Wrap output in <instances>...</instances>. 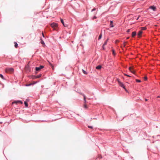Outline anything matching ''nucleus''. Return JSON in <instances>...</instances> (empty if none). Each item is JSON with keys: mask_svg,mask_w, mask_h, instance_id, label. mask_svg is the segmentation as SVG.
<instances>
[{"mask_svg": "<svg viewBox=\"0 0 160 160\" xmlns=\"http://www.w3.org/2000/svg\"><path fill=\"white\" fill-rule=\"evenodd\" d=\"M137 35V32H133L132 33V37H134Z\"/></svg>", "mask_w": 160, "mask_h": 160, "instance_id": "12", "label": "nucleus"}, {"mask_svg": "<svg viewBox=\"0 0 160 160\" xmlns=\"http://www.w3.org/2000/svg\"><path fill=\"white\" fill-rule=\"evenodd\" d=\"M144 79L145 80H147V77H145Z\"/></svg>", "mask_w": 160, "mask_h": 160, "instance_id": "32", "label": "nucleus"}, {"mask_svg": "<svg viewBox=\"0 0 160 160\" xmlns=\"http://www.w3.org/2000/svg\"><path fill=\"white\" fill-rule=\"evenodd\" d=\"M60 21L64 27H66L68 26L67 24L64 23V21L62 19H60Z\"/></svg>", "mask_w": 160, "mask_h": 160, "instance_id": "9", "label": "nucleus"}, {"mask_svg": "<svg viewBox=\"0 0 160 160\" xmlns=\"http://www.w3.org/2000/svg\"><path fill=\"white\" fill-rule=\"evenodd\" d=\"M142 30H145L146 29V28L145 27H143L141 28Z\"/></svg>", "mask_w": 160, "mask_h": 160, "instance_id": "26", "label": "nucleus"}, {"mask_svg": "<svg viewBox=\"0 0 160 160\" xmlns=\"http://www.w3.org/2000/svg\"><path fill=\"white\" fill-rule=\"evenodd\" d=\"M41 43L42 45H45L44 41L42 39H41Z\"/></svg>", "mask_w": 160, "mask_h": 160, "instance_id": "15", "label": "nucleus"}, {"mask_svg": "<svg viewBox=\"0 0 160 160\" xmlns=\"http://www.w3.org/2000/svg\"><path fill=\"white\" fill-rule=\"evenodd\" d=\"M29 99H27L26 101L24 102V104L25 106L26 107H27L28 106V102H29Z\"/></svg>", "mask_w": 160, "mask_h": 160, "instance_id": "6", "label": "nucleus"}, {"mask_svg": "<svg viewBox=\"0 0 160 160\" xmlns=\"http://www.w3.org/2000/svg\"><path fill=\"white\" fill-rule=\"evenodd\" d=\"M138 18L137 19V20H138Z\"/></svg>", "mask_w": 160, "mask_h": 160, "instance_id": "38", "label": "nucleus"}, {"mask_svg": "<svg viewBox=\"0 0 160 160\" xmlns=\"http://www.w3.org/2000/svg\"><path fill=\"white\" fill-rule=\"evenodd\" d=\"M41 76H42L41 74L38 75H37V76H36V78H39L41 77Z\"/></svg>", "mask_w": 160, "mask_h": 160, "instance_id": "21", "label": "nucleus"}, {"mask_svg": "<svg viewBox=\"0 0 160 160\" xmlns=\"http://www.w3.org/2000/svg\"><path fill=\"white\" fill-rule=\"evenodd\" d=\"M118 84H119V86L122 88L123 89H125V87L124 85V84L122 82H121L119 79H118Z\"/></svg>", "mask_w": 160, "mask_h": 160, "instance_id": "5", "label": "nucleus"}, {"mask_svg": "<svg viewBox=\"0 0 160 160\" xmlns=\"http://www.w3.org/2000/svg\"><path fill=\"white\" fill-rule=\"evenodd\" d=\"M42 36L43 37V38H45V36L44 35V33H43V32H42Z\"/></svg>", "mask_w": 160, "mask_h": 160, "instance_id": "30", "label": "nucleus"}, {"mask_svg": "<svg viewBox=\"0 0 160 160\" xmlns=\"http://www.w3.org/2000/svg\"><path fill=\"white\" fill-rule=\"evenodd\" d=\"M44 66L43 65H40L38 67H36L35 68V73L36 74H37L38 72L40 71L41 69L44 68Z\"/></svg>", "mask_w": 160, "mask_h": 160, "instance_id": "1", "label": "nucleus"}, {"mask_svg": "<svg viewBox=\"0 0 160 160\" xmlns=\"http://www.w3.org/2000/svg\"><path fill=\"white\" fill-rule=\"evenodd\" d=\"M104 46H103V45H102V49L103 50H105V48L104 47Z\"/></svg>", "mask_w": 160, "mask_h": 160, "instance_id": "29", "label": "nucleus"}, {"mask_svg": "<svg viewBox=\"0 0 160 160\" xmlns=\"http://www.w3.org/2000/svg\"><path fill=\"white\" fill-rule=\"evenodd\" d=\"M125 91L126 92H128V91L126 89V88H125V89H124Z\"/></svg>", "mask_w": 160, "mask_h": 160, "instance_id": "33", "label": "nucleus"}, {"mask_svg": "<svg viewBox=\"0 0 160 160\" xmlns=\"http://www.w3.org/2000/svg\"><path fill=\"white\" fill-rule=\"evenodd\" d=\"M124 75L125 76H127V77H131V76H130L129 75H128V74H125V73L124 74Z\"/></svg>", "mask_w": 160, "mask_h": 160, "instance_id": "27", "label": "nucleus"}, {"mask_svg": "<svg viewBox=\"0 0 160 160\" xmlns=\"http://www.w3.org/2000/svg\"><path fill=\"white\" fill-rule=\"evenodd\" d=\"M130 29H128L127 30V32H130Z\"/></svg>", "mask_w": 160, "mask_h": 160, "instance_id": "31", "label": "nucleus"}, {"mask_svg": "<svg viewBox=\"0 0 160 160\" xmlns=\"http://www.w3.org/2000/svg\"><path fill=\"white\" fill-rule=\"evenodd\" d=\"M157 137H160V135H158V136H157Z\"/></svg>", "mask_w": 160, "mask_h": 160, "instance_id": "36", "label": "nucleus"}, {"mask_svg": "<svg viewBox=\"0 0 160 160\" xmlns=\"http://www.w3.org/2000/svg\"><path fill=\"white\" fill-rule=\"evenodd\" d=\"M30 85H31V84L27 85H26V86H30Z\"/></svg>", "mask_w": 160, "mask_h": 160, "instance_id": "35", "label": "nucleus"}, {"mask_svg": "<svg viewBox=\"0 0 160 160\" xmlns=\"http://www.w3.org/2000/svg\"><path fill=\"white\" fill-rule=\"evenodd\" d=\"M112 54L113 55H116L115 51L114 50H112Z\"/></svg>", "mask_w": 160, "mask_h": 160, "instance_id": "22", "label": "nucleus"}, {"mask_svg": "<svg viewBox=\"0 0 160 160\" xmlns=\"http://www.w3.org/2000/svg\"><path fill=\"white\" fill-rule=\"evenodd\" d=\"M149 8L152 9L153 11H155L156 9V7L154 5L151 6Z\"/></svg>", "mask_w": 160, "mask_h": 160, "instance_id": "10", "label": "nucleus"}, {"mask_svg": "<svg viewBox=\"0 0 160 160\" xmlns=\"http://www.w3.org/2000/svg\"><path fill=\"white\" fill-rule=\"evenodd\" d=\"M136 82H141V81L140 80L136 79Z\"/></svg>", "mask_w": 160, "mask_h": 160, "instance_id": "23", "label": "nucleus"}, {"mask_svg": "<svg viewBox=\"0 0 160 160\" xmlns=\"http://www.w3.org/2000/svg\"><path fill=\"white\" fill-rule=\"evenodd\" d=\"M50 26L55 30H56L58 27V25L57 23L53 22L50 24Z\"/></svg>", "mask_w": 160, "mask_h": 160, "instance_id": "3", "label": "nucleus"}, {"mask_svg": "<svg viewBox=\"0 0 160 160\" xmlns=\"http://www.w3.org/2000/svg\"><path fill=\"white\" fill-rule=\"evenodd\" d=\"M14 43V47L15 48H17L18 47V44L17 42H15Z\"/></svg>", "mask_w": 160, "mask_h": 160, "instance_id": "17", "label": "nucleus"}, {"mask_svg": "<svg viewBox=\"0 0 160 160\" xmlns=\"http://www.w3.org/2000/svg\"><path fill=\"white\" fill-rule=\"evenodd\" d=\"M14 69L13 68H6L5 71L7 73H12L14 72Z\"/></svg>", "mask_w": 160, "mask_h": 160, "instance_id": "2", "label": "nucleus"}, {"mask_svg": "<svg viewBox=\"0 0 160 160\" xmlns=\"http://www.w3.org/2000/svg\"><path fill=\"white\" fill-rule=\"evenodd\" d=\"M145 101H148V99H147V98H145Z\"/></svg>", "mask_w": 160, "mask_h": 160, "instance_id": "34", "label": "nucleus"}, {"mask_svg": "<svg viewBox=\"0 0 160 160\" xmlns=\"http://www.w3.org/2000/svg\"><path fill=\"white\" fill-rule=\"evenodd\" d=\"M80 94L81 95H82L83 97V99H84V103H86V102H87V101L86 100V97L85 95L82 93H81V92L80 93Z\"/></svg>", "mask_w": 160, "mask_h": 160, "instance_id": "8", "label": "nucleus"}, {"mask_svg": "<svg viewBox=\"0 0 160 160\" xmlns=\"http://www.w3.org/2000/svg\"><path fill=\"white\" fill-rule=\"evenodd\" d=\"M88 128H91V129H92L93 128V127L92 126H91L88 125Z\"/></svg>", "mask_w": 160, "mask_h": 160, "instance_id": "24", "label": "nucleus"}, {"mask_svg": "<svg viewBox=\"0 0 160 160\" xmlns=\"http://www.w3.org/2000/svg\"><path fill=\"white\" fill-rule=\"evenodd\" d=\"M102 33L101 32L99 36V37L98 38V40H100L102 38Z\"/></svg>", "mask_w": 160, "mask_h": 160, "instance_id": "14", "label": "nucleus"}, {"mask_svg": "<svg viewBox=\"0 0 160 160\" xmlns=\"http://www.w3.org/2000/svg\"><path fill=\"white\" fill-rule=\"evenodd\" d=\"M102 66L101 65H99L96 67V68L97 70H100L102 68Z\"/></svg>", "mask_w": 160, "mask_h": 160, "instance_id": "11", "label": "nucleus"}, {"mask_svg": "<svg viewBox=\"0 0 160 160\" xmlns=\"http://www.w3.org/2000/svg\"><path fill=\"white\" fill-rule=\"evenodd\" d=\"M157 97L158 98H159L160 97L159 96H158Z\"/></svg>", "mask_w": 160, "mask_h": 160, "instance_id": "37", "label": "nucleus"}, {"mask_svg": "<svg viewBox=\"0 0 160 160\" xmlns=\"http://www.w3.org/2000/svg\"><path fill=\"white\" fill-rule=\"evenodd\" d=\"M82 71L83 73L85 75H87L88 74V72H87L85 70L83 69H82Z\"/></svg>", "mask_w": 160, "mask_h": 160, "instance_id": "19", "label": "nucleus"}, {"mask_svg": "<svg viewBox=\"0 0 160 160\" xmlns=\"http://www.w3.org/2000/svg\"><path fill=\"white\" fill-rule=\"evenodd\" d=\"M19 103L22 104L23 103V102L20 100H14L12 102V104L13 105V104H17Z\"/></svg>", "mask_w": 160, "mask_h": 160, "instance_id": "4", "label": "nucleus"}, {"mask_svg": "<svg viewBox=\"0 0 160 160\" xmlns=\"http://www.w3.org/2000/svg\"><path fill=\"white\" fill-rule=\"evenodd\" d=\"M96 10V8H94L93 9H92V10H91V12H92L94 11H95Z\"/></svg>", "mask_w": 160, "mask_h": 160, "instance_id": "28", "label": "nucleus"}, {"mask_svg": "<svg viewBox=\"0 0 160 160\" xmlns=\"http://www.w3.org/2000/svg\"><path fill=\"white\" fill-rule=\"evenodd\" d=\"M142 31L140 30L138 32L137 34V35L139 38H140L142 36Z\"/></svg>", "mask_w": 160, "mask_h": 160, "instance_id": "7", "label": "nucleus"}, {"mask_svg": "<svg viewBox=\"0 0 160 160\" xmlns=\"http://www.w3.org/2000/svg\"><path fill=\"white\" fill-rule=\"evenodd\" d=\"M96 18H97V17L96 16H94L93 17V18H92V20H94V19H96Z\"/></svg>", "mask_w": 160, "mask_h": 160, "instance_id": "25", "label": "nucleus"}, {"mask_svg": "<svg viewBox=\"0 0 160 160\" xmlns=\"http://www.w3.org/2000/svg\"><path fill=\"white\" fill-rule=\"evenodd\" d=\"M83 108L85 109H87L88 108V107L86 104H85L83 105Z\"/></svg>", "mask_w": 160, "mask_h": 160, "instance_id": "18", "label": "nucleus"}, {"mask_svg": "<svg viewBox=\"0 0 160 160\" xmlns=\"http://www.w3.org/2000/svg\"><path fill=\"white\" fill-rule=\"evenodd\" d=\"M108 39H107L105 41V42H104V44H103V46H105L106 45H107V42L108 41Z\"/></svg>", "mask_w": 160, "mask_h": 160, "instance_id": "16", "label": "nucleus"}, {"mask_svg": "<svg viewBox=\"0 0 160 160\" xmlns=\"http://www.w3.org/2000/svg\"><path fill=\"white\" fill-rule=\"evenodd\" d=\"M110 26L112 28L114 27V25L113 24V22L112 21H110Z\"/></svg>", "mask_w": 160, "mask_h": 160, "instance_id": "13", "label": "nucleus"}, {"mask_svg": "<svg viewBox=\"0 0 160 160\" xmlns=\"http://www.w3.org/2000/svg\"><path fill=\"white\" fill-rule=\"evenodd\" d=\"M0 77L2 79H3V80L5 79L3 76L1 74H0Z\"/></svg>", "mask_w": 160, "mask_h": 160, "instance_id": "20", "label": "nucleus"}]
</instances>
